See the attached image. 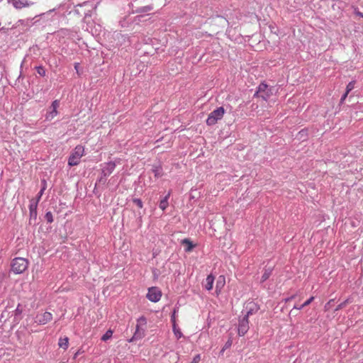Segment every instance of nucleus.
<instances>
[{"label":"nucleus","instance_id":"nucleus-1","mask_svg":"<svg viewBox=\"0 0 363 363\" xmlns=\"http://www.w3.org/2000/svg\"><path fill=\"white\" fill-rule=\"evenodd\" d=\"M28 266V259L22 257H16L11 262V270L15 274H21L25 272Z\"/></svg>","mask_w":363,"mask_h":363},{"label":"nucleus","instance_id":"nucleus-2","mask_svg":"<svg viewBox=\"0 0 363 363\" xmlns=\"http://www.w3.org/2000/svg\"><path fill=\"white\" fill-rule=\"evenodd\" d=\"M225 113V109L223 106H220L213 111L206 119L208 125H215L219 120L222 119Z\"/></svg>","mask_w":363,"mask_h":363},{"label":"nucleus","instance_id":"nucleus-3","mask_svg":"<svg viewBox=\"0 0 363 363\" xmlns=\"http://www.w3.org/2000/svg\"><path fill=\"white\" fill-rule=\"evenodd\" d=\"M272 92L268 85L262 82L257 88V91L254 94V97H261L263 100L267 101L268 99L272 96Z\"/></svg>","mask_w":363,"mask_h":363},{"label":"nucleus","instance_id":"nucleus-4","mask_svg":"<svg viewBox=\"0 0 363 363\" xmlns=\"http://www.w3.org/2000/svg\"><path fill=\"white\" fill-rule=\"evenodd\" d=\"M26 305L18 303L16 308L12 311L11 316H13V321L11 328L16 326L23 318V311H25Z\"/></svg>","mask_w":363,"mask_h":363},{"label":"nucleus","instance_id":"nucleus-5","mask_svg":"<svg viewBox=\"0 0 363 363\" xmlns=\"http://www.w3.org/2000/svg\"><path fill=\"white\" fill-rule=\"evenodd\" d=\"M146 297L152 302H157L162 297V292L155 286L150 287L148 289Z\"/></svg>","mask_w":363,"mask_h":363},{"label":"nucleus","instance_id":"nucleus-6","mask_svg":"<svg viewBox=\"0 0 363 363\" xmlns=\"http://www.w3.org/2000/svg\"><path fill=\"white\" fill-rule=\"evenodd\" d=\"M60 106L59 100H55L52 102L51 106L49 108V111L46 113L45 119L47 121L52 120L58 113L57 108Z\"/></svg>","mask_w":363,"mask_h":363},{"label":"nucleus","instance_id":"nucleus-7","mask_svg":"<svg viewBox=\"0 0 363 363\" xmlns=\"http://www.w3.org/2000/svg\"><path fill=\"white\" fill-rule=\"evenodd\" d=\"M249 330V320L247 317H243L239 320L238 324V335L244 336Z\"/></svg>","mask_w":363,"mask_h":363},{"label":"nucleus","instance_id":"nucleus-8","mask_svg":"<svg viewBox=\"0 0 363 363\" xmlns=\"http://www.w3.org/2000/svg\"><path fill=\"white\" fill-rule=\"evenodd\" d=\"M52 318V315L50 312H45L42 314H38L35 318V322L39 325H45L50 322Z\"/></svg>","mask_w":363,"mask_h":363},{"label":"nucleus","instance_id":"nucleus-9","mask_svg":"<svg viewBox=\"0 0 363 363\" xmlns=\"http://www.w3.org/2000/svg\"><path fill=\"white\" fill-rule=\"evenodd\" d=\"M8 3L12 4L16 9H21L23 7H28L33 4V3L28 0H8Z\"/></svg>","mask_w":363,"mask_h":363},{"label":"nucleus","instance_id":"nucleus-10","mask_svg":"<svg viewBox=\"0 0 363 363\" xmlns=\"http://www.w3.org/2000/svg\"><path fill=\"white\" fill-rule=\"evenodd\" d=\"M84 6L89 7V9L88 10H85L84 11V18L91 16V9H92L94 8V5H93L92 3H91L89 1H84L82 4H78L76 6L75 12H77V13H80V11L78 9V7L82 8V7H84Z\"/></svg>","mask_w":363,"mask_h":363},{"label":"nucleus","instance_id":"nucleus-11","mask_svg":"<svg viewBox=\"0 0 363 363\" xmlns=\"http://www.w3.org/2000/svg\"><path fill=\"white\" fill-rule=\"evenodd\" d=\"M84 153V147L82 145H77L72 152L68 159H80Z\"/></svg>","mask_w":363,"mask_h":363},{"label":"nucleus","instance_id":"nucleus-12","mask_svg":"<svg viewBox=\"0 0 363 363\" xmlns=\"http://www.w3.org/2000/svg\"><path fill=\"white\" fill-rule=\"evenodd\" d=\"M116 167V163L113 161H109L104 164L102 168V173H104V176L110 175Z\"/></svg>","mask_w":363,"mask_h":363},{"label":"nucleus","instance_id":"nucleus-13","mask_svg":"<svg viewBox=\"0 0 363 363\" xmlns=\"http://www.w3.org/2000/svg\"><path fill=\"white\" fill-rule=\"evenodd\" d=\"M181 245L184 247V251L186 252H191L193 251L196 245L189 238H184L181 240Z\"/></svg>","mask_w":363,"mask_h":363},{"label":"nucleus","instance_id":"nucleus-14","mask_svg":"<svg viewBox=\"0 0 363 363\" xmlns=\"http://www.w3.org/2000/svg\"><path fill=\"white\" fill-rule=\"evenodd\" d=\"M144 336H145L144 330H140V325H137L135 332L134 333L133 336L130 340H128V342H133L137 340L142 339Z\"/></svg>","mask_w":363,"mask_h":363},{"label":"nucleus","instance_id":"nucleus-15","mask_svg":"<svg viewBox=\"0 0 363 363\" xmlns=\"http://www.w3.org/2000/svg\"><path fill=\"white\" fill-rule=\"evenodd\" d=\"M153 9V6L152 5H147L144 6L136 7L135 10L133 11V13H144L151 11Z\"/></svg>","mask_w":363,"mask_h":363},{"label":"nucleus","instance_id":"nucleus-16","mask_svg":"<svg viewBox=\"0 0 363 363\" xmlns=\"http://www.w3.org/2000/svg\"><path fill=\"white\" fill-rule=\"evenodd\" d=\"M215 277L213 274H209L207 276L205 283L204 287L206 290L210 291L213 289V284L214 282Z\"/></svg>","mask_w":363,"mask_h":363},{"label":"nucleus","instance_id":"nucleus-17","mask_svg":"<svg viewBox=\"0 0 363 363\" xmlns=\"http://www.w3.org/2000/svg\"><path fill=\"white\" fill-rule=\"evenodd\" d=\"M170 194L171 191H169L168 194L160 201L159 208L163 211H165L169 206L168 199L170 196Z\"/></svg>","mask_w":363,"mask_h":363},{"label":"nucleus","instance_id":"nucleus-18","mask_svg":"<svg viewBox=\"0 0 363 363\" xmlns=\"http://www.w3.org/2000/svg\"><path fill=\"white\" fill-rule=\"evenodd\" d=\"M225 277L223 276H220L217 279L216 285V291L217 294L220 292L225 285Z\"/></svg>","mask_w":363,"mask_h":363},{"label":"nucleus","instance_id":"nucleus-19","mask_svg":"<svg viewBox=\"0 0 363 363\" xmlns=\"http://www.w3.org/2000/svg\"><path fill=\"white\" fill-rule=\"evenodd\" d=\"M151 170L152 171V172H154L155 177L156 178H160L163 174L161 164L152 165Z\"/></svg>","mask_w":363,"mask_h":363},{"label":"nucleus","instance_id":"nucleus-20","mask_svg":"<svg viewBox=\"0 0 363 363\" xmlns=\"http://www.w3.org/2000/svg\"><path fill=\"white\" fill-rule=\"evenodd\" d=\"M313 300H314V297L311 296L307 301H306L305 302H303V304H301V306H298L296 304L294 305L293 309L291 311V313H292L294 310H301V309L303 308L304 307L310 305Z\"/></svg>","mask_w":363,"mask_h":363},{"label":"nucleus","instance_id":"nucleus-21","mask_svg":"<svg viewBox=\"0 0 363 363\" xmlns=\"http://www.w3.org/2000/svg\"><path fill=\"white\" fill-rule=\"evenodd\" d=\"M308 138V130L302 129L296 135V139L298 140L304 141Z\"/></svg>","mask_w":363,"mask_h":363},{"label":"nucleus","instance_id":"nucleus-22","mask_svg":"<svg viewBox=\"0 0 363 363\" xmlns=\"http://www.w3.org/2000/svg\"><path fill=\"white\" fill-rule=\"evenodd\" d=\"M272 273V268H271V267L265 268L264 273L261 278V282L262 283V282H264L265 281H267L271 276Z\"/></svg>","mask_w":363,"mask_h":363},{"label":"nucleus","instance_id":"nucleus-23","mask_svg":"<svg viewBox=\"0 0 363 363\" xmlns=\"http://www.w3.org/2000/svg\"><path fill=\"white\" fill-rule=\"evenodd\" d=\"M38 212L37 210H29V224L32 225V220H34L33 225L36 224Z\"/></svg>","mask_w":363,"mask_h":363},{"label":"nucleus","instance_id":"nucleus-24","mask_svg":"<svg viewBox=\"0 0 363 363\" xmlns=\"http://www.w3.org/2000/svg\"><path fill=\"white\" fill-rule=\"evenodd\" d=\"M173 332L177 339H179L182 337V333L180 329L178 328L176 322L174 320V323L172 324Z\"/></svg>","mask_w":363,"mask_h":363},{"label":"nucleus","instance_id":"nucleus-25","mask_svg":"<svg viewBox=\"0 0 363 363\" xmlns=\"http://www.w3.org/2000/svg\"><path fill=\"white\" fill-rule=\"evenodd\" d=\"M108 176H104V173L101 172V176L100 178L97 180L96 184H95V189L99 186L100 187L101 185H104L106 182V178Z\"/></svg>","mask_w":363,"mask_h":363},{"label":"nucleus","instance_id":"nucleus-26","mask_svg":"<svg viewBox=\"0 0 363 363\" xmlns=\"http://www.w3.org/2000/svg\"><path fill=\"white\" fill-rule=\"evenodd\" d=\"M58 345L60 347L66 350L68 347L69 345L68 337L60 338Z\"/></svg>","mask_w":363,"mask_h":363},{"label":"nucleus","instance_id":"nucleus-27","mask_svg":"<svg viewBox=\"0 0 363 363\" xmlns=\"http://www.w3.org/2000/svg\"><path fill=\"white\" fill-rule=\"evenodd\" d=\"M113 333V331L111 329H108L101 337V340L104 342L108 340L109 339L111 338Z\"/></svg>","mask_w":363,"mask_h":363},{"label":"nucleus","instance_id":"nucleus-28","mask_svg":"<svg viewBox=\"0 0 363 363\" xmlns=\"http://www.w3.org/2000/svg\"><path fill=\"white\" fill-rule=\"evenodd\" d=\"M38 202L36 199H32L30 201L29 210H37Z\"/></svg>","mask_w":363,"mask_h":363},{"label":"nucleus","instance_id":"nucleus-29","mask_svg":"<svg viewBox=\"0 0 363 363\" xmlns=\"http://www.w3.org/2000/svg\"><path fill=\"white\" fill-rule=\"evenodd\" d=\"M35 69H36V71H37L38 74L40 76H41V77H45V76L46 70H45V69L42 65L37 66L35 67Z\"/></svg>","mask_w":363,"mask_h":363},{"label":"nucleus","instance_id":"nucleus-30","mask_svg":"<svg viewBox=\"0 0 363 363\" xmlns=\"http://www.w3.org/2000/svg\"><path fill=\"white\" fill-rule=\"evenodd\" d=\"M257 310L258 307L256 305H255L254 308H249V310L247 311V313L244 315V317H247V318L249 319V316L252 315L256 311H257Z\"/></svg>","mask_w":363,"mask_h":363},{"label":"nucleus","instance_id":"nucleus-31","mask_svg":"<svg viewBox=\"0 0 363 363\" xmlns=\"http://www.w3.org/2000/svg\"><path fill=\"white\" fill-rule=\"evenodd\" d=\"M356 82L354 80H352L348 83V84L346 86V92L350 93L352 89L354 88Z\"/></svg>","mask_w":363,"mask_h":363},{"label":"nucleus","instance_id":"nucleus-32","mask_svg":"<svg viewBox=\"0 0 363 363\" xmlns=\"http://www.w3.org/2000/svg\"><path fill=\"white\" fill-rule=\"evenodd\" d=\"M45 219L49 223H52L53 222V216L50 211H48L45 215Z\"/></svg>","mask_w":363,"mask_h":363},{"label":"nucleus","instance_id":"nucleus-33","mask_svg":"<svg viewBox=\"0 0 363 363\" xmlns=\"http://www.w3.org/2000/svg\"><path fill=\"white\" fill-rule=\"evenodd\" d=\"M132 201L134 204H135L138 208H142L143 207V203L140 199L134 198L132 199Z\"/></svg>","mask_w":363,"mask_h":363},{"label":"nucleus","instance_id":"nucleus-34","mask_svg":"<svg viewBox=\"0 0 363 363\" xmlns=\"http://www.w3.org/2000/svg\"><path fill=\"white\" fill-rule=\"evenodd\" d=\"M9 314H10V312H8L6 311H4L2 313H1V317H0V321H2V319L6 318L5 320H4V322L5 323L8 318L9 317Z\"/></svg>","mask_w":363,"mask_h":363},{"label":"nucleus","instance_id":"nucleus-35","mask_svg":"<svg viewBox=\"0 0 363 363\" xmlns=\"http://www.w3.org/2000/svg\"><path fill=\"white\" fill-rule=\"evenodd\" d=\"M349 301L348 300H345V301L340 303L336 308L335 311H338V310H340L343 308H345L347 304L348 303Z\"/></svg>","mask_w":363,"mask_h":363},{"label":"nucleus","instance_id":"nucleus-36","mask_svg":"<svg viewBox=\"0 0 363 363\" xmlns=\"http://www.w3.org/2000/svg\"><path fill=\"white\" fill-rule=\"evenodd\" d=\"M232 343H233L232 340L229 339V340L225 342V344L224 345V346H223V349H222V351H224V350H225L228 349L229 347H231V345H232Z\"/></svg>","mask_w":363,"mask_h":363},{"label":"nucleus","instance_id":"nucleus-37","mask_svg":"<svg viewBox=\"0 0 363 363\" xmlns=\"http://www.w3.org/2000/svg\"><path fill=\"white\" fill-rule=\"evenodd\" d=\"M80 160H68V165L69 167H73L78 165L79 164Z\"/></svg>","mask_w":363,"mask_h":363},{"label":"nucleus","instance_id":"nucleus-38","mask_svg":"<svg viewBox=\"0 0 363 363\" xmlns=\"http://www.w3.org/2000/svg\"><path fill=\"white\" fill-rule=\"evenodd\" d=\"M47 189V182L45 179H41V190L45 191Z\"/></svg>","mask_w":363,"mask_h":363},{"label":"nucleus","instance_id":"nucleus-39","mask_svg":"<svg viewBox=\"0 0 363 363\" xmlns=\"http://www.w3.org/2000/svg\"><path fill=\"white\" fill-rule=\"evenodd\" d=\"M354 13L359 17L363 18V13L360 12L357 7L354 8Z\"/></svg>","mask_w":363,"mask_h":363},{"label":"nucleus","instance_id":"nucleus-40","mask_svg":"<svg viewBox=\"0 0 363 363\" xmlns=\"http://www.w3.org/2000/svg\"><path fill=\"white\" fill-rule=\"evenodd\" d=\"M200 360H201L200 354H196L190 363H199Z\"/></svg>","mask_w":363,"mask_h":363},{"label":"nucleus","instance_id":"nucleus-41","mask_svg":"<svg viewBox=\"0 0 363 363\" xmlns=\"http://www.w3.org/2000/svg\"><path fill=\"white\" fill-rule=\"evenodd\" d=\"M44 191H45L40 189L35 199H36L38 201H40L43 194H44Z\"/></svg>","mask_w":363,"mask_h":363},{"label":"nucleus","instance_id":"nucleus-42","mask_svg":"<svg viewBox=\"0 0 363 363\" xmlns=\"http://www.w3.org/2000/svg\"><path fill=\"white\" fill-rule=\"evenodd\" d=\"M349 94V93L347 92H345V94L341 96V99H340V104H343L345 100L346 99V98L347 97V95Z\"/></svg>","mask_w":363,"mask_h":363},{"label":"nucleus","instance_id":"nucleus-43","mask_svg":"<svg viewBox=\"0 0 363 363\" xmlns=\"http://www.w3.org/2000/svg\"><path fill=\"white\" fill-rule=\"evenodd\" d=\"M196 190H193V189L191 190L190 199H195L196 198V196L194 194V192H196Z\"/></svg>","mask_w":363,"mask_h":363},{"label":"nucleus","instance_id":"nucleus-44","mask_svg":"<svg viewBox=\"0 0 363 363\" xmlns=\"http://www.w3.org/2000/svg\"><path fill=\"white\" fill-rule=\"evenodd\" d=\"M152 274L154 275V277L157 278L158 277V274H159V270L157 269H152Z\"/></svg>","mask_w":363,"mask_h":363},{"label":"nucleus","instance_id":"nucleus-45","mask_svg":"<svg viewBox=\"0 0 363 363\" xmlns=\"http://www.w3.org/2000/svg\"><path fill=\"white\" fill-rule=\"evenodd\" d=\"M175 313H176V311L174 310V312L171 316V320L172 322V324L174 323V320L175 321Z\"/></svg>","mask_w":363,"mask_h":363},{"label":"nucleus","instance_id":"nucleus-46","mask_svg":"<svg viewBox=\"0 0 363 363\" xmlns=\"http://www.w3.org/2000/svg\"><path fill=\"white\" fill-rule=\"evenodd\" d=\"M295 296H296L295 295H293L289 298H285V302L286 303V302L291 301L292 299H294L295 298Z\"/></svg>","mask_w":363,"mask_h":363},{"label":"nucleus","instance_id":"nucleus-47","mask_svg":"<svg viewBox=\"0 0 363 363\" xmlns=\"http://www.w3.org/2000/svg\"><path fill=\"white\" fill-rule=\"evenodd\" d=\"M138 321H139V322H143V323H146V319H145V318H144V317H143V316H142V317H140V318L138 319Z\"/></svg>","mask_w":363,"mask_h":363},{"label":"nucleus","instance_id":"nucleus-48","mask_svg":"<svg viewBox=\"0 0 363 363\" xmlns=\"http://www.w3.org/2000/svg\"><path fill=\"white\" fill-rule=\"evenodd\" d=\"M78 66H79V63H75V65H74V68H75V69H77H77H78Z\"/></svg>","mask_w":363,"mask_h":363},{"label":"nucleus","instance_id":"nucleus-49","mask_svg":"<svg viewBox=\"0 0 363 363\" xmlns=\"http://www.w3.org/2000/svg\"><path fill=\"white\" fill-rule=\"evenodd\" d=\"M2 28H3V30H4V32H6V30L7 29H6L4 27H2Z\"/></svg>","mask_w":363,"mask_h":363},{"label":"nucleus","instance_id":"nucleus-50","mask_svg":"<svg viewBox=\"0 0 363 363\" xmlns=\"http://www.w3.org/2000/svg\"><path fill=\"white\" fill-rule=\"evenodd\" d=\"M333 301V299H330V301H328V303H330V302Z\"/></svg>","mask_w":363,"mask_h":363},{"label":"nucleus","instance_id":"nucleus-51","mask_svg":"<svg viewBox=\"0 0 363 363\" xmlns=\"http://www.w3.org/2000/svg\"><path fill=\"white\" fill-rule=\"evenodd\" d=\"M333 301V299H330V301H328V303H330V302Z\"/></svg>","mask_w":363,"mask_h":363},{"label":"nucleus","instance_id":"nucleus-52","mask_svg":"<svg viewBox=\"0 0 363 363\" xmlns=\"http://www.w3.org/2000/svg\"><path fill=\"white\" fill-rule=\"evenodd\" d=\"M333 301V299H330V301H328V303H330V302Z\"/></svg>","mask_w":363,"mask_h":363},{"label":"nucleus","instance_id":"nucleus-53","mask_svg":"<svg viewBox=\"0 0 363 363\" xmlns=\"http://www.w3.org/2000/svg\"><path fill=\"white\" fill-rule=\"evenodd\" d=\"M2 0H0V1H1Z\"/></svg>","mask_w":363,"mask_h":363}]
</instances>
